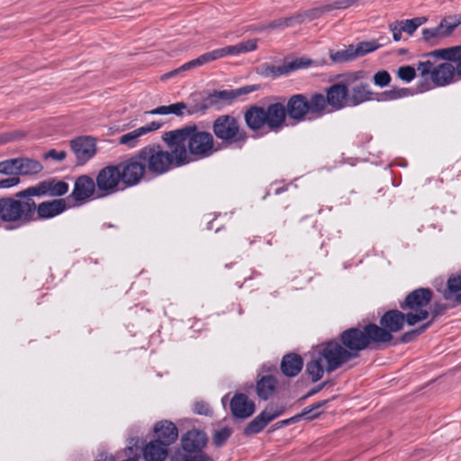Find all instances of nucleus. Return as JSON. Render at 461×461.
Returning <instances> with one entry per match:
<instances>
[{
    "instance_id": "45",
    "label": "nucleus",
    "mask_w": 461,
    "mask_h": 461,
    "mask_svg": "<svg viewBox=\"0 0 461 461\" xmlns=\"http://www.w3.org/2000/svg\"><path fill=\"white\" fill-rule=\"evenodd\" d=\"M442 26H436L434 28L423 29L422 37L425 41H432L434 40H438L445 38V35L442 31Z\"/></svg>"
},
{
    "instance_id": "29",
    "label": "nucleus",
    "mask_w": 461,
    "mask_h": 461,
    "mask_svg": "<svg viewBox=\"0 0 461 461\" xmlns=\"http://www.w3.org/2000/svg\"><path fill=\"white\" fill-rule=\"evenodd\" d=\"M145 461H164L167 456V446L156 438L148 443L142 450Z\"/></svg>"
},
{
    "instance_id": "59",
    "label": "nucleus",
    "mask_w": 461,
    "mask_h": 461,
    "mask_svg": "<svg viewBox=\"0 0 461 461\" xmlns=\"http://www.w3.org/2000/svg\"><path fill=\"white\" fill-rule=\"evenodd\" d=\"M207 109H208V106L206 104L195 105L194 107L187 109V114L192 115L198 112L204 113Z\"/></svg>"
},
{
    "instance_id": "60",
    "label": "nucleus",
    "mask_w": 461,
    "mask_h": 461,
    "mask_svg": "<svg viewBox=\"0 0 461 461\" xmlns=\"http://www.w3.org/2000/svg\"><path fill=\"white\" fill-rule=\"evenodd\" d=\"M300 420V415H295L290 419H287V420H282L280 422H278V427H283V426H285V425H289L293 422H295V421H298Z\"/></svg>"
},
{
    "instance_id": "12",
    "label": "nucleus",
    "mask_w": 461,
    "mask_h": 461,
    "mask_svg": "<svg viewBox=\"0 0 461 461\" xmlns=\"http://www.w3.org/2000/svg\"><path fill=\"white\" fill-rule=\"evenodd\" d=\"M417 70L424 78L429 76L436 86H445L455 81L456 71L452 63L443 62L437 66L430 60L420 61L417 64Z\"/></svg>"
},
{
    "instance_id": "22",
    "label": "nucleus",
    "mask_w": 461,
    "mask_h": 461,
    "mask_svg": "<svg viewBox=\"0 0 461 461\" xmlns=\"http://www.w3.org/2000/svg\"><path fill=\"white\" fill-rule=\"evenodd\" d=\"M71 149L82 165L88 161L96 152L95 140L91 137H78L70 142Z\"/></svg>"
},
{
    "instance_id": "38",
    "label": "nucleus",
    "mask_w": 461,
    "mask_h": 461,
    "mask_svg": "<svg viewBox=\"0 0 461 461\" xmlns=\"http://www.w3.org/2000/svg\"><path fill=\"white\" fill-rule=\"evenodd\" d=\"M413 94L412 90L410 88H393L391 90L384 91L379 94V101H391L399 98H402L408 95H411Z\"/></svg>"
},
{
    "instance_id": "42",
    "label": "nucleus",
    "mask_w": 461,
    "mask_h": 461,
    "mask_svg": "<svg viewBox=\"0 0 461 461\" xmlns=\"http://www.w3.org/2000/svg\"><path fill=\"white\" fill-rule=\"evenodd\" d=\"M426 18L424 17H416L412 19L399 21L402 26L403 32L408 34H412L418 27H420L423 23H425Z\"/></svg>"
},
{
    "instance_id": "53",
    "label": "nucleus",
    "mask_w": 461,
    "mask_h": 461,
    "mask_svg": "<svg viewBox=\"0 0 461 461\" xmlns=\"http://www.w3.org/2000/svg\"><path fill=\"white\" fill-rule=\"evenodd\" d=\"M194 412L199 415L210 416L212 415V411L206 402L200 401L194 403Z\"/></svg>"
},
{
    "instance_id": "26",
    "label": "nucleus",
    "mask_w": 461,
    "mask_h": 461,
    "mask_svg": "<svg viewBox=\"0 0 461 461\" xmlns=\"http://www.w3.org/2000/svg\"><path fill=\"white\" fill-rule=\"evenodd\" d=\"M427 56L440 58L446 61H449L454 65L456 71V76L461 79V45L436 50Z\"/></svg>"
},
{
    "instance_id": "3",
    "label": "nucleus",
    "mask_w": 461,
    "mask_h": 461,
    "mask_svg": "<svg viewBox=\"0 0 461 461\" xmlns=\"http://www.w3.org/2000/svg\"><path fill=\"white\" fill-rule=\"evenodd\" d=\"M35 202L25 189L14 194L0 198V220L4 222L29 223L35 221Z\"/></svg>"
},
{
    "instance_id": "55",
    "label": "nucleus",
    "mask_w": 461,
    "mask_h": 461,
    "mask_svg": "<svg viewBox=\"0 0 461 461\" xmlns=\"http://www.w3.org/2000/svg\"><path fill=\"white\" fill-rule=\"evenodd\" d=\"M162 126V122H151L144 126L140 127V131L142 133V135H146L151 131H155L158 130Z\"/></svg>"
},
{
    "instance_id": "35",
    "label": "nucleus",
    "mask_w": 461,
    "mask_h": 461,
    "mask_svg": "<svg viewBox=\"0 0 461 461\" xmlns=\"http://www.w3.org/2000/svg\"><path fill=\"white\" fill-rule=\"evenodd\" d=\"M300 16H296L295 14L285 18H279L269 23L267 26L263 27L262 30H284L294 24H300Z\"/></svg>"
},
{
    "instance_id": "41",
    "label": "nucleus",
    "mask_w": 461,
    "mask_h": 461,
    "mask_svg": "<svg viewBox=\"0 0 461 461\" xmlns=\"http://www.w3.org/2000/svg\"><path fill=\"white\" fill-rule=\"evenodd\" d=\"M231 429L227 427L214 430L212 434L213 445H215L217 447H222L229 439V438L231 436Z\"/></svg>"
},
{
    "instance_id": "40",
    "label": "nucleus",
    "mask_w": 461,
    "mask_h": 461,
    "mask_svg": "<svg viewBox=\"0 0 461 461\" xmlns=\"http://www.w3.org/2000/svg\"><path fill=\"white\" fill-rule=\"evenodd\" d=\"M329 13V10H326V5L314 7L309 10H306L302 13H298L295 15L300 16V24L303 23L305 20L313 21L320 17H321L324 14Z\"/></svg>"
},
{
    "instance_id": "23",
    "label": "nucleus",
    "mask_w": 461,
    "mask_h": 461,
    "mask_svg": "<svg viewBox=\"0 0 461 461\" xmlns=\"http://www.w3.org/2000/svg\"><path fill=\"white\" fill-rule=\"evenodd\" d=\"M95 182L90 176H81L76 179L69 198L78 203H86L95 194Z\"/></svg>"
},
{
    "instance_id": "19",
    "label": "nucleus",
    "mask_w": 461,
    "mask_h": 461,
    "mask_svg": "<svg viewBox=\"0 0 461 461\" xmlns=\"http://www.w3.org/2000/svg\"><path fill=\"white\" fill-rule=\"evenodd\" d=\"M284 412L283 407L268 406L258 416H256L245 428L243 434L250 436L253 434L259 433L272 420L282 415Z\"/></svg>"
},
{
    "instance_id": "4",
    "label": "nucleus",
    "mask_w": 461,
    "mask_h": 461,
    "mask_svg": "<svg viewBox=\"0 0 461 461\" xmlns=\"http://www.w3.org/2000/svg\"><path fill=\"white\" fill-rule=\"evenodd\" d=\"M170 151L164 150L159 144H149L139 150L146 169L155 175L167 173L173 167L184 166L178 159L176 145H167Z\"/></svg>"
},
{
    "instance_id": "44",
    "label": "nucleus",
    "mask_w": 461,
    "mask_h": 461,
    "mask_svg": "<svg viewBox=\"0 0 461 461\" xmlns=\"http://www.w3.org/2000/svg\"><path fill=\"white\" fill-rule=\"evenodd\" d=\"M327 402V400L321 401L312 404V406L304 408L303 411L298 414L300 415V419L303 417H305L307 420H313L317 418L320 415V412H315V411L324 406Z\"/></svg>"
},
{
    "instance_id": "64",
    "label": "nucleus",
    "mask_w": 461,
    "mask_h": 461,
    "mask_svg": "<svg viewBox=\"0 0 461 461\" xmlns=\"http://www.w3.org/2000/svg\"><path fill=\"white\" fill-rule=\"evenodd\" d=\"M109 461H114V459L112 456L109 457Z\"/></svg>"
},
{
    "instance_id": "31",
    "label": "nucleus",
    "mask_w": 461,
    "mask_h": 461,
    "mask_svg": "<svg viewBox=\"0 0 461 461\" xmlns=\"http://www.w3.org/2000/svg\"><path fill=\"white\" fill-rule=\"evenodd\" d=\"M325 369V363L322 358L314 351L312 358L306 364V372L313 383L322 378Z\"/></svg>"
},
{
    "instance_id": "24",
    "label": "nucleus",
    "mask_w": 461,
    "mask_h": 461,
    "mask_svg": "<svg viewBox=\"0 0 461 461\" xmlns=\"http://www.w3.org/2000/svg\"><path fill=\"white\" fill-rule=\"evenodd\" d=\"M257 46L258 45L256 40H249L247 41L240 42L236 45L226 46L221 49L212 50L208 52V54L211 57V61H213L228 55L235 56L240 53L255 50Z\"/></svg>"
},
{
    "instance_id": "46",
    "label": "nucleus",
    "mask_w": 461,
    "mask_h": 461,
    "mask_svg": "<svg viewBox=\"0 0 461 461\" xmlns=\"http://www.w3.org/2000/svg\"><path fill=\"white\" fill-rule=\"evenodd\" d=\"M17 158H10L0 162V174L17 175Z\"/></svg>"
},
{
    "instance_id": "32",
    "label": "nucleus",
    "mask_w": 461,
    "mask_h": 461,
    "mask_svg": "<svg viewBox=\"0 0 461 461\" xmlns=\"http://www.w3.org/2000/svg\"><path fill=\"white\" fill-rule=\"evenodd\" d=\"M17 175H35L43 169L42 165L35 159L28 158H17Z\"/></svg>"
},
{
    "instance_id": "58",
    "label": "nucleus",
    "mask_w": 461,
    "mask_h": 461,
    "mask_svg": "<svg viewBox=\"0 0 461 461\" xmlns=\"http://www.w3.org/2000/svg\"><path fill=\"white\" fill-rule=\"evenodd\" d=\"M20 183L18 176H12L0 181V188H9L14 186Z\"/></svg>"
},
{
    "instance_id": "48",
    "label": "nucleus",
    "mask_w": 461,
    "mask_h": 461,
    "mask_svg": "<svg viewBox=\"0 0 461 461\" xmlns=\"http://www.w3.org/2000/svg\"><path fill=\"white\" fill-rule=\"evenodd\" d=\"M210 98L212 101H218L221 100L224 102H230L236 98L235 91L232 90H220V91H213L212 94H211Z\"/></svg>"
},
{
    "instance_id": "7",
    "label": "nucleus",
    "mask_w": 461,
    "mask_h": 461,
    "mask_svg": "<svg viewBox=\"0 0 461 461\" xmlns=\"http://www.w3.org/2000/svg\"><path fill=\"white\" fill-rule=\"evenodd\" d=\"M181 448L171 456V461H213L204 452L208 438L205 432L191 429L181 437Z\"/></svg>"
},
{
    "instance_id": "34",
    "label": "nucleus",
    "mask_w": 461,
    "mask_h": 461,
    "mask_svg": "<svg viewBox=\"0 0 461 461\" xmlns=\"http://www.w3.org/2000/svg\"><path fill=\"white\" fill-rule=\"evenodd\" d=\"M210 58L211 57L209 56L208 52H206V53L199 56L198 58L185 63L184 65H182L178 68H176V69L167 73V75H165V77H173L175 75H177L180 72L190 70L192 68L203 66V65H204L206 63L211 62V59Z\"/></svg>"
},
{
    "instance_id": "27",
    "label": "nucleus",
    "mask_w": 461,
    "mask_h": 461,
    "mask_svg": "<svg viewBox=\"0 0 461 461\" xmlns=\"http://www.w3.org/2000/svg\"><path fill=\"white\" fill-rule=\"evenodd\" d=\"M442 295L446 301L452 302L454 305H461V274H454L448 277Z\"/></svg>"
},
{
    "instance_id": "9",
    "label": "nucleus",
    "mask_w": 461,
    "mask_h": 461,
    "mask_svg": "<svg viewBox=\"0 0 461 461\" xmlns=\"http://www.w3.org/2000/svg\"><path fill=\"white\" fill-rule=\"evenodd\" d=\"M433 298V292L429 288H417L409 293L405 299L400 303V308L407 312V324L414 326L429 317L427 306Z\"/></svg>"
},
{
    "instance_id": "47",
    "label": "nucleus",
    "mask_w": 461,
    "mask_h": 461,
    "mask_svg": "<svg viewBox=\"0 0 461 461\" xmlns=\"http://www.w3.org/2000/svg\"><path fill=\"white\" fill-rule=\"evenodd\" d=\"M461 21L456 18H445L443 19L439 26H442V31L445 37L449 36L453 31L460 24Z\"/></svg>"
},
{
    "instance_id": "43",
    "label": "nucleus",
    "mask_w": 461,
    "mask_h": 461,
    "mask_svg": "<svg viewBox=\"0 0 461 461\" xmlns=\"http://www.w3.org/2000/svg\"><path fill=\"white\" fill-rule=\"evenodd\" d=\"M430 324L431 322H427L417 329L403 333L400 338V341L402 343H409L414 340L418 336L422 334L430 326Z\"/></svg>"
},
{
    "instance_id": "17",
    "label": "nucleus",
    "mask_w": 461,
    "mask_h": 461,
    "mask_svg": "<svg viewBox=\"0 0 461 461\" xmlns=\"http://www.w3.org/2000/svg\"><path fill=\"white\" fill-rule=\"evenodd\" d=\"M312 60L306 58H297L292 61L285 62L281 66H273L267 63L257 68V73L264 77L276 78L289 73L309 67Z\"/></svg>"
},
{
    "instance_id": "20",
    "label": "nucleus",
    "mask_w": 461,
    "mask_h": 461,
    "mask_svg": "<svg viewBox=\"0 0 461 461\" xmlns=\"http://www.w3.org/2000/svg\"><path fill=\"white\" fill-rule=\"evenodd\" d=\"M68 207L66 200L62 198L44 201L38 205L35 203V221L54 218L65 212Z\"/></svg>"
},
{
    "instance_id": "13",
    "label": "nucleus",
    "mask_w": 461,
    "mask_h": 461,
    "mask_svg": "<svg viewBox=\"0 0 461 461\" xmlns=\"http://www.w3.org/2000/svg\"><path fill=\"white\" fill-rule=\"evenodd\" d=\"M339 81L326 88V95L322 94L323 105L321 113L324 116L328 113V107L338 111L349 107L348 90L346 74L339 76Z\"/></svg>"
},
{
    "instance_id": "61",
    "label": "nucleus",
    "mask_w": 461,
    "mask_h": 461,
    "mask_svg": "<svg viewBox=\"0 0 461 461\" xmlns=\"http://www.w3.org/2000/svg\"><path fill=\"white\" fill-rule=\"evenodd\" d=\"M327 384V382H323L321 383L320 385H318L317 387L312 389L308 393L307 395L305 396L306 397H310V396H312L314 395L315 393H317L318 392H320L321 389H323Z\"/></svg>"
},
{
    "instance_id": "51",
    "label": "nucleus",
    "mask_w": 461,
    "mask_h": 461,
    "mask_svg": "<svg viewBox=\"0 0 461 461\" xmlns=\"http://www.w3.org/2000/svg\"><path fill=\"white\" fill-rule=\"evenodd\" d=\"M447 306L442 303H434L429 308V316L431 320L429 322H433L438 316L445 313Z\"/></svg>"
},
{
    "instance_id": "63",
    "label": "nucleus",
    "mask_w": 461,
    "mask_h": 461,
    "mask_svg": "<svg viewBox=\"0 0 461 461\" xmlns=\"http://www.w3.org/2000/svg\"><path fill=\"white\" fill-rule=\"evenodd\" d=\"M112 227H113V225H112L110 223H104L103 224V229H104V228H112Z\"/></svg>"
},
{
    "instance_id": "36",
    "label": "nucleus",
    "mask_w": 461,
    "mask_h": 461,
    "mask_svg": "<svg viewBox=\"0 0 461 461\" xmlns=\"http://www.w3.org/2000/svg\"><path fill=\"white\" fill-rule=\"evenodd\" d=\"M330 58L334 63H343L352 61L357 59L354 53V45L351 44L348 48L337 51H330Z\"/></svg>"
},
{
    "instance_id": "15",
    "label": "nucleus",
    "mask_w": 461,
    "mask_h": 461,
    "mask_svg": "<svg viewBox=\"0 0 461 461\" xmlns=\"http://www.w3.org/2000/svg\"><path fill=\"white\" fill-rule=\"evenodd\" d=\"M407 323V312L399 310H389L380 319L378 329L382 331L377 336L379 343H387L393 339V333L402 330Z\"/></svg>"
},
{
    "instance_id": "52",
    "label": "nucleus",
    "mask_w": 461,
    "mask_h": 461,
    "mask_svg": "<svg viewBox=\"0 0 461 461\" xmlns=\"http://www.w3.org/2000/svg\"><path fill=\"white\" fill-rule=\"evenodd\" d=\"M355 2V0H338L331 4H327L326 10H329V12H330L333 10L346 9L354 5Z\"/></svg>"
},
{
    "instance_id": "37",
    "label": "nucleus",
    "mask_w": 461,
    "mask_h": 461,
    "mask_svg": "<svg viewBox=\"0 0 461 461\" xmlns=\"http://www.w3.org/2000/svg\"><path fill=\"white\" fill-rule=\"evenodd\" d=\"M142 136V133L138 128L120 136L118 139V143L120 145L126 146L129 149H133L139 145L140 139Z\"/></svg>"
},
{
    "instance_id": "21",
    "label": "nucleus",
    "mask_w": 461,
    "mask_h": 461,
    "mask_svg": "<svg viewBox=\"0 0 461 461\" xmlns=\"http://www.w3.org/2000/svg\"><path fill=\"white\" fill-rule=\"evenodd\" d=\"M230 408L235 419L246 420L256 411L255 402L245 393H236L230 400Z\"/></svg>"
},
{
    "instance_id": "56",
    "label": "nucleus",
    "mask_w": 461,
    "mask_h": 461,
    "mask_svg": "<svg viewBox=\"0 0 461 461\" xmlns=\"http://www.w3.org/2000/svg\"><path fill=\"white\" fill-rule=\"evenodd\" d=\"M66 156L67 152L64 150L57 151L56 149H50L45 153L44 158L61 161L66 158Z\"/></svg>"
},
{
    "instance_id": "62",
    "label": "nucleus",
    "mask_w": 461,
    "mask_h": 461,
    "mask_svg": "<svg viewBox=\"0 0 461 461\" xmlns=\"http://www.w3.org/2000/svg\"><path fill=\"white\" fill-rule=\"evenodd\" d=\"M12 140L10 135H0V145L6 143Z\"/></svg>"
},
{
    "instance_id": "14",
    "label": "nucleus",
    "mask_w": 461,
    "mask_h": 461,
    "mask_svg": "<svg viewBox=\"0 0 461 461\" xmlns=\"http://www.w3.org/2000/svg\"><path fill=\"white\" fill-rule=\"evenodd\" d=\"M122 184L125 187H131L140 183L146 173V167L139 151L131 158L117 164Z\"/></svg>"
},
{
    "instance_id": "50",
    "label": "nucleus",
    "mask_w": 461,
    "mask_h": 461,
    "mask_svg": "<svg viewBox=\"0 0 461 461\" xmlns=\"http://www.w3.org/2000/svg\"><path fill=\"white\" fill-rule=\"evenodd\" d=\"M373 80L375 86L384 87L389 85L391 76L386 70H380L374 75Z\"/></svg>"
},
{
    "instance_id": "30",
    "label": "nucleus",
    "mask_w": 461,
    "mask_h": 461,
    "mask_svg": "<svg viewBox=\"0 0 461 461\" xmlns=\"http://www.w3.org/2000/svg\"><path fill=\"white\" fill-rule=\"evenodd\" d=\"M277 380L272 375L261 376L256 384L257 395L263 401L268 400L276 392Z\"/></svg>"
},
{
    "instance_id": "49",
    "label": "nucleus",
    "mask_w": 461,
    "mask_h": 461,
    "mask_svg": "<svg viewBox=\"0 0 461 461\" xmlns=\"http://www.w3.org/2000/svg\"><path fill=\"white\" fill-rule=\"evenodd\" d=\"M397 74L402 80L411 82L416 76V70L411 66H402L399 68Z\"/></svg>"
},
{
    "instance_id": "10",
    "label": "nucleus",
    "mask_w": 461,
    "mask_h": 461,
    "mask_svg": "<svg viewBox=\"0 0 461 461\" xmlns=\"http://www.w3.org/2000/svg\"><path fill=\"white\" fill-rule=\"evenodd\" d=\"M366 75L363 70L346 73L349 107L370 101H378L379 94L373 92L370 84L366 80Z\"/></svg>"
},
{
    "instance_id": "28",
    "label": "nucleus",
    "mask_w": 461,
    "mask_h": 461,
    "mask_svg": "<svg viewBox=\"0 0 461 461\" xmlns=\"http://www.w3.org/2000/svg\"><path fill=\"white\" fill-rule=\"evenodd\" d=\"M303 360L296 353H289L283 357L280 368L282 373L287 377L296 376L303 369Z\"/></svg>"
},
{
    "instance_id": "2",
    "label": "nucleus",
    "mask_w": 461,
    "mask_h": 461,
    "mask_svg": "<svg viewBox=\"0 0 461 461\" xmlns=\"http://www.w3.org/2000/svg\"><path fill=\"white\" fill-rule=\"evenodd\" d=\"M287 110L282 102H276L267 107L252 105L244 113L248 128L258 131L267 128L268 131L279 132L286 126Z\"/></svg>"
},
{
    "instance_id": "5",
    "label": "nucleus",
    "mask_w": 461,
    "mask_h": 461,
    "mask_svg": "<svg viewBox=\"0 0 461 461\" xmlns=\"http://www.w3.org/2000/svg\"><path fill=\"white\" fill-rule=\"evenodd\" d=\"M322 102L321 93H313L309 96L304 94L293 95L285 105L287 110V118L296 123L320 119L322 117L321 105L324 104Z\"/></svg>"
},
{
    "instance_id": "18",
    "label": "nucleus",
    "mask_w": 461,
    "mask_h": 461,
    "mask_svg": "<svg viewBox=\"0 0 461 461\" xmlns=\"http://www.w3.org/2000/svg\"><path fill=\"white\" fill-rule=\"evenodd\" d=\"M68 184L57 178H50L25 189V194L33 196H62L68 192Z\"/></svg>"
},
{
    "instance_id": "54",
    "label": "nucleus",
    "mask_w": 461,
    "mask_h": 461,
    "mask_svg": "<svg viewBox=\"0 0 461 461\" xmlns=\"http://www.w3.org/2000/svg\"><path fill=\"white\" fill-rule=\"evenodd\" d=\"M389 29L393 33V38L395 41H399L402 38V32H403L402 26L399 21H395L389 24Z\"/></svg>"
},
{
    "instance_id": "25",
    "label": "nucleus",
    "mask_w": 461,
    "mask_h": 461,
    "mask_svg": "<svg viewBox=\"0 0 461 461\" xmlns=\"http://www.w3.org/2000/svg\"><path fill=\"white\" fill-rule=\"evenodd\" d=\"M153 431L156 439L167 447L174 443L178 437L176 426L172 421L167 420L157 422Z\"/></svg>"
},
{
    "instance_id": "16",
    "label": "nucleus",
    "mask_w": 461,
    "mask_h": 461,
    "mask_svg": "<svg viewBox=\"0 0 461 461\" xmlns=\"http://www.w3.org/2000/svg\"><path fill=\"white\" fill-rule=\"evenodd\" d=\"M122 183L120 171L117 165H109L103 167L97 174L95 184L99 196H107L118 191Z\"/></svg>"
},
{
    "instance_id": "6",
    "label": "nucleus",
    "mask_w": 461,
    "mask_h": 461,
    "mask_svg": "<svg viewBox=\"0 0 461 461\" xmlns=\"http://www.w3.org/2000/svg\"><path fill=\"white\" fill-rule=\"evenodd\" d=\"M382 331L378 325L368 323L363 327H351L339 335L342 343L352 359L359 357L361 351L370 348L372 344H380L377 336Z\"/></svg>"
},
{
    "instance_id": "57",
    "label": "nucleus",
    "mask_w": 461,
    "mask_h": 461,
    "mask_svg": "<svg viewBox=\"0 0 461 461\" xmlns=\"http://www.w3.org/2000/svg\"><path fill=\"white\" fill-rule=\"evenodd\" d=\"M258 88H259V86H258V85H250V86H242L240 88H236V89H234L236 98L240 95H247V94L252 93L254 91H257Z\"/></svg>"
},
{
    "instance_id": "39",
    "label": "nucleus",
    "mask_w": 461,
    "mask_h": 461,
    "mask_svg": "<svg viewBox=\"0 0 461 461\" xmlns=\"http://www.w3.org/2000/svg\"><path fill=\"white\" fill-rule=\"evenodd\" d=\"M383 44L379 43L377 41L373 40L369 41H361L357 45H354V53L356 57H362L366 54L373 52L379 49Z\"/></svg>"
},
{
    "instance_id": "11",
    "label": "nucleus",
    "mask_w": 461,
    "mask_h": 461,
    "mask_svg": "<svg viewBox=\"0 0 461 461\" xmlns=\"http://www.w3.org/2000/svg\"><path fill=\"white\" fill-rule=\"evenodd\" d=\"M315 351L324 361L325 369L328 373L334 372L347 362L352 360L339 339H330L321 344Z\"/></svg>"
},
{
    "instance_id": "8",
    "label": "nucleus",
    "mask_w": 461,
    "mask_h": 461,
    "mask_svg": "<svg viewBox=\"0 0 461 461\" xmlns=\"http://www.w3.org/2000/svg\"><path fill=\"white\" fill-rule=\"evenodd\" d=\"M212 132L227 147L241 149L249 136L237 118L230 114L218 116L212 122Z\"/></svg>"
},
{
    "instance_id": "33",
    "label": "nucleus",
    "mask_w": 461,
    "mask_h": 461,
    "mask_svg": "<svg viewBox=\"0 0 461 461\" xmlns=\"http://www.w3.org/2000/svg\"><path fill=\"white\" fill-rule=\"evenodd\" d=\"M186 109V104L184 102H177L169 105H161L153 110L146 112L149 114H159V115H167V114H175L176 116H183L184 110Z\"/></svg>"
},
{
    "instance_id": "1",
    "label": "nucleus",
    "mask_w": 461,
    "mask_h": 461,
    "mask_svg": "<svg viewBox=\"0 0 461 461\" xmlns=\"http://www.w3.org/2000/svg\"><path fill=\"white\" fill-rule=\"evenodd\" d=\"M162 140L167 145L176 146L178 159L183 161L184 166L207 158L217 151L213 135L199 129L195 123L164 132Z\"/></svg>"
}]
</instances>
